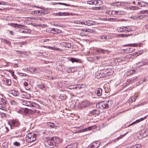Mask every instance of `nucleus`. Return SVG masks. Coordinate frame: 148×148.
Returning a JSON list of instances; mask_svg holds the SVG:
<instances>
[{"label": "nucleus", "instance_id": "17", "mask_svg": "<svg viewBox=\"0 0 148 148\" xmlns=\"http://www.w3.org/2000/svg\"><path fill=\"white\" fill-rule=\"evenodd\" d=\"M61 45L64 47L68 48L70 47L71 46V44L70 43L66 42H62L61 44Z\"/></svg>", "mask_w": 148, "mask_h": 148}, {"label": "nucleus", "instance_id": "34", "mask_svg": "<svg viewBox=\"0 0 148 148\" xmlns=\"http://www.w3.org/2000/svg\"><path fill=\"white\" fill-rule=\"evenodd\" d=\"M67 13L66 12H59L58 13H57L56 15L58 16H66L67 15Z\"/></svg>", "mask_w": 148, "mask_h": 148}, {"label": "nucleus", "instance_id": "22", "mask_svg": "<svg viewBox=\"0 0 148 148\" xmlns=\"http://www.w3.org/2000/svg\"><path fill=\"white\" fill-rule=\"evenodd\" d=\"M4 84L8 85H10L11 84V81L10 79H5L3 80Z\"/></svg>", "mask_w": 148, "mask_h": 148}, {"label": "nucleus", "instance_id": "46", "mask_svg": "<svg viewBox=\"0 0 148 148\" xmlns=\"http://www.w3.org/2000/svg\"><path fill=\"white\" fill-rule=\"evenodd\" d=\"M132 10H138L139 9V8L137 6H132Z\"/></svg>", "mask_w": 148, "mask_h": 148}, {"label": "nucleus", "instance_id": "7", "mask_svg": "<svg viewBox=\"0 0 148 148\" xmlns=\"http://www.w3.org/2000/svg\"><path fill=\"white\" fill-rule=\"evenodd\" d=\"M98 75H97V78H103L106 77V69L100 70L98 72Z\"/></svg>", "mask_w": 148, "mask_h": 148}, {"label": "nucleus", "instance_id": "28", "mask_svg": "<svg viewBox=\"0 0 148 148\" xmlns=\"http://www.w3.org/2000/svg\"><path fill=\"white\" fill-rule=\"evenodd\" d=\"M119 12L118 11H107L106 13L108 14H112V13L113 12L115 13V14H118Z\"/></svg>", "mask_w": 148, "mask_h": 148}, {"label": "nucleus", "instance_id": "64", "mask_svg": "<svg viewBox=\"0 0 148 148\" xmlns=\"http://www.w3.org/2000/svg\"><path fill=\"white\" fill-rule=\"evenodd\" d=\"M145 130L147 131V134L144 136V137L148 135V127Z\"/></svg>", "mask_w": 148, "mask_h": 148}, {"label": "nucleus", "instance_id": "49", "mask_svg": "<svg viewBox=\"0 0 148 148\" xmlns=\"http://www.w3.org/2000/svg\"><path fill=\"white\" fill-rule=\"evenodd\" d=\"M14 145L16 146H19L20 145V144L19 143L16 141L14 143Z\"/></svg>", "mask_w": 148, "mask_h": 148}, {"label": "nucleus", "instance_id": "6", "mask_svg": "<svg viewBox=\"0 0 148 148\" xmlns=\"http://www.w3.org/2000/svg\"><path fill=\"white\" fill-rule=\"evenodd\" d=\"M0 109L4 110L5 109L7 102L5 98H1L0 99Z\"/></svg>", "mask_w": 148, "mask_h": 148}, {"label": "nucleus", "instance_id": "29", "mask_svg": "<svg viewBox=\"0 0 148 148\" xmlns=\"http://www.w3.org/2000/svg\"><path fill=\"white\" fill-rule=\"evenodd\" d=\"M131 18L133 20L141 19L140 16H132L131 17Z\"/></svg>", "mask_w": 148, "mask_h": 148}, {"label": "nucleus", "instance_id": "44", "mask_svg": "<svg viewBox=\"0 0 148 148\" xmlns=\"http://www.w3.org/2000/svg\"><path fill=\"white\" fill-rule=\"evenodd\" d=\"M145 80H146L145 79H140V80L138 82V84L137 83L136 84H137V85H139L140 84H142L143 82H145Z\"/></svg>", "mask_w": 148, "mask_h": 148}, {"label": "nucleus", "instance_id": "10", "mask_svg": "<svg viewBox=\"0 0 148 148\" xmlns=\"http://www.w3.org/2000/svg\"><path fill=\"white\" fill-rule=\"evenodd\" d=\"M126 32H128L133 31L135 30V29L133 26H125Z\"/></svg>", "mask_w": 148, "mask_h": 148}, {"label": "nucleus", "instance_id": "12", "mask_svg": "<svg viewBox=\"0 0 148 148\" xmlns=\"http://www.w3.org/2000/svg\"><path fill=\"white\" fill-rule=\"evenodd\" d=\"M106 77L111 75L113 73V71L110 69H106Z\"/></svg>", "mask_w": 148, "mask_h": 148}, {"label": "nucleus", "instance_id": "37", "mask_svg": "<svg viewBox=\"0 0 148 148\" xmlns=\"http://www.w3.org/2000/svg\"><path fill=\"white\" fill-rule=\"evenodd\" d=\"M126 46L130 47H137L138 46V44L137 43L130 44L126 45Z\"/></svg>", "mask_w": 148, "mask_h": 148}, {"label": "nucleus", "instance_id": "24", "mask_svg": "<svg viewBox=\"0 0 148 148\" xmlns=\"http://www.w3.org/2000/svg\"><path fill=\"white\" fill-rule=\"evenodd\" d=\"M135 49L133 47H128L125 49V51H127V53H129L132 52Z\"/></svg>", "mask_w": 148, "mask_h": 148}, {"label": "nucleus", "instance_id": "56", "mask_svg": "<svg viewBox=\"0 0 148 148\" xmlns=\"http://www.w3.org/2000/svg\"><path fill=\"white\" fill-rule=\"evenodd\" d=\"M76 86L75 85H73V86H69V88L70 89H74L75 88L76 89Z\"/></svg>", "mask_w": 148, "mask_h": 148}, {"label": "nucleus", "instance_id": "43", "mask_svg": "<svg viewBox=\"0 0 148 148\" xmlns=\"http://www.w3.org/2000/svg\"><path fill=\"white\" fill-rule=\"evenodd\" d=\"M99 145H98L96 147H95V145H90L88 146V147L87 148H97L99 146Z\"/></svg>", "mask_w": 148, "mask_h": 148}, {"label": "nucleus", "instance_id": "33", "mask_svg": "<svg viewBox=\"0 0 148 148\" xmlns=\"http://www.w3.org/2000/svg\"><path fill=\"white\" fill-rule=\"evenodd\" d=\"M148 3L147 2H144L143 1H141V5L140 6V7H145L147 6Z\"/></svg>", "mask_w": 148, "mask_h": 148}, {"label": "nucleus", "instance_id": "39", "mask_svg": "<svg viewBox=\"0 0 148 148\" xmlns=\"http://www.w3.org/2000/svg\"><path fill=\"white\" fill-rule=\"evenodd\" d=\"M72 67L68 68L66 69V71L68 73H71L73 71H74L72 70Z\"/></svg>", "mask_w": 148, "mask_h": 148}, {"label": "nucleus", "instance_id": "38", "mask_svg": "<svg viewBox=\"0 0 148 148\" xmlns=\"http://www.w3.org/2000/svg\"><path fill=\"white\" fill-rule=\"evenodd\" d=\"M2 40L4 42L7 44L10 45L11 43L10 41L7 39H3Z\"/></svg>", "mask_w": 148, "mask_h": 148}, {"label": "nucleus", "instance_id": "53", "mask_svg": "<svg viewBox=\"0 0 148 148\" xmlns=\"http://www.w3.org/2000/svg\"><path fill=\"white\" fill-rule=\"evenodd\" d=\"M10 73H11L12 76L14 77V78L16 79V76L15 75H14V72L12 71H11Z\"/></svg>", "mask_w": 148, "mask_h": 148}, {"label": "nucleus", "instance_id": "4", "mask_svg": "<svg viewBox=\"0 0 148 148\" xmlns=\"http://www.w3.org/2000/svg\"><path fill=\"white\" fill-rule=\"evenodd\" d=\"M36 135L34 134L30 133L26 135L25 139L28 143H31L36 140Z\"/></svg>", "mask_w": 148, "mask_h": 148}, {"label": "nucleus", "instance_id": "8", "mask_svg": "<svg viewBox=\"0 0 148 148\" xmlns=\"http://www.w3.org/2000/svg\"><path fill=\"white\" fill-rule=\"evenodd\" d=\"M80 22L81 24L82 25H84L88 26H90L95 24V22L92 20L84 21L81 22Z\"/></svg>", "mask_w": 148, "mask_h": 148}, {"label": "nucleus", "instance_id": "48", "mask_svg": "<svg viewBox=\"0 0 148 148\" xmlns=\"http://www.w3.org/2000/svg\"><path fill=\"white\" fill-rule=\"evenodd\" d=\"M117 31L119 32H123V30L122 29V26L121 27H119L117 28Z\"/></svg>", "mask_w": 148, "mask_h": 148}, {"label": "nucleus", "instance_id": "41", "mask_svg": "<svg viewBox=\"0 0 148 148\" xmlns=\"http://www.w3.org/2000/svg\"><path fill=\"white\" fill-rule=\"evenodd\" d=\"M91 9L93 10H99L101 9V7H95L92 8Z\"/></svg>", "mask_w": 148, "mask_h": 148}, {"label": "nucleus", "instance_id": "31", "mask_svg": "<svg viewBox=\"0 0 148 148\" xmlns=\"http://www.w3.org/2000/svg\"><path fill=\"white\" fill-rule=\"evenodd\" d=\"M89 105V103L85 101H84L82 104V107L83 108H85L88 106Z\"/></svg>", "mask_w": 148, "mask_h": 148}, {"label": "nucleus", "instance_id": "45", "mask_svg": "<svg viewBox=\"0 0 148 148\" xmlns=\"http://www.w3.org/2000/svg\"><path fill=\"white\" fill-rule=\"evenodd\" d=\"M134 148H141V145L140 144L135 145L134 146Z\"/></svg>", "mask_w": 148, "mask_h": 148}, {"label": "nucleus", "instance_id": "25", "mask_svg": "<svg viewBox=\"0 0 148 148\" xmlns=\"http://www.w3.org/2000/svg\"><path fill=\"white\" fill-rule=\"evenodd\" d=\"M69 60L72 62L73 63L74 62H79L80 61V60L79 59L75 58H71L69 59Z\"/></svg>", "mask_w": 148, "mask_h": 148}, {"label": "nucleus", "instance_id": "51", "mask_svg": "<svg viewBox=\"0 0 148 148\" xmlns=\"http://www.w3.org/2000/svg\"><path fill=\"white\" fill-rule=\"evenodd\" d=\"M75 86H76V89H77V90L80 89H81L83 88V87H82L80 85H77Z\"/></svg>", "mask_w": 148, "mask_h": 148}, {"label": "nucleus", "instance_id": "19", "mask_svg": "<svg viewBox=\"0 0 148 148\" xmlns=\"http://www.w3.org/2000/svg\"><path fill=\"white\" fill-rule=\"evenodd\" d=\"M135 73L136 71L135 70H131L126 72L125 75L127 76H128Z\"/></svg>", "mask_w": 148, "mask_h": 148}, {"label": "nucleus", "instance_id": "14", "mask_svg": "<svg viewBox=\"0 0 148 148\" xmlns=\"http://www.w3.org/2000/svg\"><path fill=\"white\" fill-rule=\"evenodd\" d=\"M10 94L14 96H17L19 95V92L18 91L14 90H12L10 92Z\"/></svg>", "mask_w": 148, "mask_h": 148}, {"label": "nucleus", "instance_id": "42", "mask_svg": "<svg viewBox=\"0 0 148 148\" xmlns=\"http://www.w3.org/2000/svg\"><path fill=\"white\" fill-rule=\"evenodd\" d=\"M57 3L58 4H59L63 5H65L67 6H73V5H71L70 4H66V3Z\"/></svg>", "mask_w": 148, "mask_h": 148}, {"label": "nucleus", "instance_id": "40", "mask_svg": "<svg viewBox=\"0 0 148 148\" xmlns=\"http://www.w3.org/2000/svg\"><path fill=\"white\" fill-rule=\"evenodd\" d=\"M133 34H121V36L122 37H127L128 36H131Z\"/></svg>", "mask_w": 148, "mask_h": 148}, {"label": "nucleus", "instance_id": "63", "mask_svg": "<svg viewBox=\"0 0 148 148\" xmlns=\"http://www.w3.org/2000/svg\"><path fill=\"white\" fill-rule=\"evenodd\" d=\"M49 41V39H45L42 40V42H45Z\"/></svg>", "mask_w": 148, "mask_h": 148}, {"label": "nucleus", "instance_id": "62", "mask_svg": "<svg viewBox=\"0 0 148 148\" xmlns=\"http://www.w3.org/2000/svg\"><path fill=\"white\" fill-rule=\"evenodd\" d=\"M6 3L4 1H0V5H5Z\"/></svg>", "mask_w": 148, "mask_h": 148}, {"label": "nucleus", "instance_id": "58", "mask_svg": "<svg viewBox=\"0 0 148 148\" xmlns=\"http://www.w3.org/2000/svg\"><path fill=\"white\" fill-rule=\"evenodd\" d=\"M16 51L18 52L20 54H24L25 53V52L22 51Z\"/></svg>", "mask_w": 148, "mask_h": 148}, {"label": "nucleus", "instance_id": "36", "mask_svg": "<svg viewBox=\"0 0 148 148\" xmlns=\"http://www.w3.org/2000/svg\"><path fill=\"white\" fill-rule=\"evenodd\" d=\"M137 97H132L130 98L129 99V101H131V102H132L133 101H135L136 100V99Z\"/></svg>", "mask_w": 148, "mask_h": 148}, {"label": "nucleus", "instance_id": "5", "mask_svg": "<svg viewBox=\"0 0 148 148\" xmlns=\"http://www.w3.org/2000/svg\"><path fill=\"white\" fill-rule=\"evenodd\" d=\"M9 124L10 125L11 129H12V127H18L20 125V123L18 120H11L9 122Z\"/></svg>", "mask_w": 148, "mask_h": 148}, {"label": "nucleus", "instance_id": "52", "mask_svg": "<svg viewBox=\"0 0 148 148\" xmlns=\"http://www.w3.org/2000/svg\"><path fill=\"white\" fill-rule=\"evenodd\" d=\"M87 3L90 5L94 4V1H87Z\"/></svg>", "mask_w": 148, "mask_h": 148}, {"label": "nucleus", "instance_id": "32", "mask_svg": "<svg viewBox=\"0 0 148 148\" xmlns=\"http://www.w3.org/2000/svg\"><path fill=\"white\" fill-rule=\"evenodd\" d=\"M47 125L52 128H54L56 127V126L55 125V124L53 123H47Z\"/></svg>", "mask_w": 148, "mask_h": 148}, {"label": "nucleus", "instance_id": "27", "mask_svg": "<svg viewBox=\"0 0 148 148\" xmlns=\"http://www.w3.org/2000/svg\"><path fill=\"white\" fill-rule=\"evenodd\" d=\"M147 116H145L144 117L142 118H140V119H138L135 122V124L138 123L144 120L145 119H146Z\"/></svg>", "mask_w": 148, "mask_h": 148}, {"label": "nucleus", "instance_id": "16", "mask_svg": "<svg viewBox=\"0 0 148 148\" xmlns=\"http://www.w3.org/2000/svg\"><path fill=\"white\" fill-rule=\"evenodd\" d=\"M97 51L99 53H102L104 54L106 53H108L109 51L108 50L99 48L97 49Z\"/></svg>", "mask_w": 148, "mask_h": 148}, {"label": "nucleus", "instance_id": "2", "mask_svg": "<svg viewBox=\"0 0 148 148\" xmlns=\"http://www.w3.org/2000/svg\"><path fill=\"white\" fill-rule=\"evenodd\" d=\"M22 103L25 106L31 107L32 111V113L35 112L36 111V109L39 108V106L37 103L32 101L22 100Z\"/></svg>", "mask_w": 148, "mask_h": 148}, {"label": "nucleus", "instance_id": "20", "mask_svg": "<svg viewBox=\"0 0 148 148\" xmlns=\"http://www.w3.org/2000/svg\"><path fill=\"white\" fill-rule=\"evenodd\" d=\"M90 113L93 115H99V110L97 109H94L90 111Z\"/></svg>", "mask_w": 148, "mask_h": 148}, {"label": "nucleus", "instance_id": "3", "mask_svg": "<svg viewBox=\"0 0 148 148\" xmlns=\"http://www.w3.org/2000/svg\"><path fill=\"white\" fill-rule=\"evenodd\" d=\"M112 102V101H103L99 103V105L103 109L108 108L111 106Z\"/></svg>", "mask_w": 148, "mask_h": 148}, {"label": "nucleus", "instance_id": "13", "mask_svg": "<svg viewBox=\"0 0 148 148\" xmlns=\"http://www.w3.org/2000/svg\"><path fill=\"white\" fill-rule=\"evenodd\" d=\"M51 33L53 34H57L60 33L61 32V31L59 29L56 28H52L51 30Z\"/></svg>", "mask_w": 148, "mask_h": 148}, {"label": "nucleus", "instance_id": "1", "mask_svg": "<svg viewBox=\"0 0 148 148\" xmlns=\"http://www.w3.org/2000/svg\"><path fill=\"white\" fill-rule=\"evenodd\" d=\"M62 142V140L57 137L48 140L45 143V145L49 148H53L59 145Z\"/></svg>", "mask_w": 148, "mask_h": 148}, {"label": "nucleus", "instance_id": "21", "mask_svg": "<svg viewBox=\"0 0 148 148\" xmlns=\"http://www.w3.org/2000/svg\"><path fill=\"white\" fill-rule=\"evenodd\" d=\"M67 97L64 95H61L58 97L59 101H61L65 99Z\"/></svg>", "mask_w": 148, "mask_h": 148}, {"label": "nucleus", "instance_id": "55", "mask_svg": "<svg viewBox=\"0 0 148 148\" xmlns=\"http://www.w3.org/2000/svg\"><path fill=\"white\" fill-rule=\"evenodd\" d=\"M40 10H36V14L37 16L40 15Z\"/></svg>", "mask_w": 148, "mask_h": 148}, {"label": "nucleus", "instance_id": "35", "mask_svg": "<svg viewBox=\"0 0 148 148\" xmlns=\"http://www.w3.org/2000/svg\"><path fill=\"white\" fill-rule=\"evenodd\" d=\"M38 88H40L42 90H44L45 88V86L44 84H40L38 85Z\"/></svg>", "mask_w": 148, "mask_h": 148}, {"label": "nucleus", "instance_id": "26", "mask_svg": "<svg viewBox=\"0 0 148 148\" xmlns=\"http://www.w3.org/2000/svg\"><path fill=\"white\" fill-rule=\"evenodd\" d=\"M10 103L11 105L15 107H16L18 105L17 102L14 100H12L11 101Z\"/></svg>", "mask_w": 148, "mask_h": 148}, {"label": "nucleus", "instance_id": "57", "mask_svg": "<svg viewBox=\"0 0 148 148\" xmlns=\"http://www.w3.org/2000/svg\"><path fill=\"white\" fill-rule=\"evenodd\" d=\"M23 84L25 86L27 87L29 85L28 83L25 82Z\"/></svg>", "mask_w": 148, "mask_h": 148}, {"label": "nucleus", "instance_id": "50", "mask_svg": "<svg viewBox=\"0 0 148 148\" xmlns=\"http://www.w3.org/2000/svg\"><path fill=\"white\" fill-rule=\"evenodd\" d=\"M142 53H142H141L140 51H139L138 52L133 53V55L134 56L135 55H137V56L139 55L140 54H141V53Z\"/></svg>", "mask_w": 148, "mask_h": 148}, {"label": "nucleus", "instance_id": "23", "mask_svg": "<svg viewBox=\"0 0 148 148\" xmlns=\"http://www.w3.org/2000/svg\"><path fill=\"white\" fill-rule=\"evenodd\" d=\"M46 48L48 49L54 50H59L60 51H63L62 50L60 49L59 48H56L55 47H51L50 46H46Z\"/></svg>", "mask_w": 148, "mask_h": 148}, {"label": "nucleus", "instance_id": "30", "mask_svg": "<svg viewBox=\"0 0 148 148\" xmlns=\"http://www.w3.org/2000/svg\"><path fill=\"white\" fill-rule=\"evenodd\" d=\"M78 144L77 143H72L70 146L71 148H77Z\"/></svg>", "mask_w": 148, "mask_h": 148}, {"label": "nucleus", "instance_id": "9", "mask_svg": "<svg viewBox=\"0 0 148 148\" xmlns=\"http://www.w3.org/2000/svg\"><path fill=\"white\" fill-rule=\"evenodd\" d=\"M27 70L31 73H35L38 72V69L35 67L28 68Z\"/></svg>", "mask_w": 148, "mask_h": 148}, {"label": "nucleus", "instance_id": "11", "mask_svg": "<svg viewBox=\"0 0 148 148\" xmlns=\"http://www.w3.org/2000/svg\"><path fill=\"white\" fill-rule=\"evenodd\" d=\"M95 92V94L98 96H100L102 94V90L100 88L96 89Z\"/></svg>", "mask_w": 148, "mask_h": 148}, {"label": "nucleus", "instance_id": "59", "mask_svg": "<svg viewBox=\"0 0 148 148\" xmlns=\"http://www.w3.org/2000/svg\"><path fill=\"white\" fill-rule=\"evenodd\" d=\"M40 14H46V12H45V11H44L43 10H40Z\"/></svg>", "mask_w": 148, "mask_h": 148}, {"label": "nucleus", "instance_id": "15", "mask_svg": "<svg viewBox=\"0 0 148 148\" xmlns=\"http://www.w3.org/2000/svg\"><path fill=\"white\" fill-rule=\"evenodd\" d=\"M30 95L29 94L25 92L24 94L21 95V97L28 99L30 98Z\"/></svg>", "mask_w": 148, "mask_h": 148}, {"label": "nucleus", "instance_id": "47", "mask_svg": "<svg viewBox=\"0 0 148 148\" xmlns=\"http://www.w3.org/2000/svg\"><path fill=\"white\" fill-rule=\"evenodd\" d=\"M11 25H12V26L14 27H20L21 26V25H18L16 24H11Z\"/></svg>", "mask_w": 148, "mask_h": 148}, {"label": "nucleus", "instance_id": "54", "mask_svg": "<svg viewBox=\"0 0 148 148\" xmlns=\"http://www.w3.org/2000/svg\"><path fill=\"white\" fill-rule=\"evenodd\" d=\"M140 63V66H143L144 65H145L146 64V63L145 62H144L143 61H142L141 62H140L138 63V64H139V63Z\"/></svg>", "mask_w": 148, "mask_h": 148}, {"label": "nucleus", "instance_id": "61", "mask_svg": "<svg viewBox=\"0 0 148 148\" xmlns=\"http://www.w3.org/2000/svg\"><path fill=\"white\" fill-rule=\"evenodd\" d=\"M143 131V136H144L145 135H146L147 134V131L145 129V130H144Z\"/></svg>", "mask_w": 148, "mask_h": 148}, {"label": "nucleus", "instance_id": "18", "mask_svg": "<svg viewBox=\"0 0 148 148\" xmlns=\"http://www.w3.org/2000/svg\"><path fill=\"white\" fill-rule=\"evenodd\" d=\"M137 77H136L135 78L134 77L132 78H131L130 79H128L127 80V84H132L133 82H134V80L136 79Z\"/></svg>", "mask_w": 148, "mask_h": 148}, {"label": "nucleus", "instance_id": "60", "mask_svg": "<svg viewBox=\"0 0 148 148\" xmlns=\"http://www.w3.org/2000/svg\"><path fill=\"white\" fill-rule=\"evenodd\" d=\"M94 5H96L98 4L99 2L97 0H95L94 1Z\"/></svg>", "mask_w": 148, "mask_h": 148}]
</instances>
